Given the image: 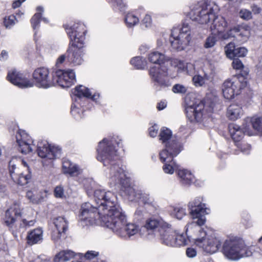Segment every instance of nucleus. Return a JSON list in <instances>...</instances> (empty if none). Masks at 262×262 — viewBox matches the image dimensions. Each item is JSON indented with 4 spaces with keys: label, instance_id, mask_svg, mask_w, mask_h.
<instances>
[{
    "label": "nucleus",
    "instance_id": "30",
    "mask_svg": "<svg viewBox=\"0 0 262 262\" xmlns=\"http://www.w3.org/2000/svg\"><path fill=\"white\" fill-rule=\"evenodd\" d=\"M74 97L73 101L81 102L83 98H89L91 96V92L89 89L83 85H79L75 88L72 92Z\"/></svg>",
    "mask_w": 262,
    "mask_h": 262
},
{
    "label": "nucleus",
    "instance_id": "35",
    "mask_svg": "<svg viewBox=\"0 0 262 262\" xmlns=\"http://www.w3.org/2000/svg\"><path fill=\"white\" fill-rule=\"evenodd\" d=\"M143 9L138 10L135 12L128 13L125 17V22L128 28H132L137 25L139 22V14Z\"/></svg>",
    "mask_w": 262,
    "mask_h": 262
},
{
    "label": "nucleus",
    "instance_id": "53",
    "mask_svg": "<svg viewBox=\"0 0 262 262\" xmlns=\"http://www.w3.org/2000/svg\"><path fill=\"white\" fill-rule=\"evenodd\" d=\"M82 183L86 190L88 194L89 195L90 194L92 193L91 190L92 185L94 183L93 180L90 179H85L82 181Z\"/></svg>",
    "mask_w": 262,
    "mask_h": 262
},
{
    "label": "nucleus",
    "instance_id": "29",
    "mask_svg": "<svg viewBox=\"0 0 262 262\" xmlns=\"http://www.w3.org/2000/svg\"><path fill=\"white\" fill-rule=\"evenodd\" d=\"M243 114V110L239 104H232L227 108L226 115L229 120H236L241 118Z\"/></svg>",
    "mask_w": 262,
    "mask_h": 262
},
{
    "label": "nucleus",
    "instance_id": "23",
    "mask_svg": "<svg viewBox=\"0 0 262 262\" xmlns=\"http://www.w3.org/2000/svg\"><path fill=\"white\" fill-rule=\"evenodd\" d=\"M173 147H169L162 150L159 153L160 159L163 163L169 162L173 160L174 156H177L182 150V146L181 143L172 144Z\"/></svg>",
    "mask_w": 262,
    "mask_h": 262
},
{
    "label": "nucleus",
    "instance_id": "43",
    "mask_svg": "<svg viewBox=\"0 0 262 262\" xmlns=\"http://www.w3.org/2000/svg\"><path fill=\"white\" fill-rule=\"evenodd\" d=\"M162 168L165 173L172 174L174 171L178 170V165L172 160L169 162H165Z\"/></svg>",
    "mask_w": 262,
    "mask_h": 262
},
{
    "label": "nucleus",
    "instance_id": "59",
    "mask_svg": "<svg viewBox=\"0 0 262 262\" xmlns=\"http://www.w3.org/2000/svg\"><path fill=\"white\" fill-rule=\"evenodd\" d=\"M66 58L68 59V54L67 53L65 54L60 55L56 61V67H59L65 61Z\"/></svg>",
    "mask_w": 262,
    "mask_h": 262
},
{
    "label": "nucleus",
    "instance_id": "27",
    "mask_svg": "<svg viewBox=\"0 0 262 262\" xmlns=\"http://www.w3.org/2000/svg\"><path fill=\"white\" fill-rule=\"evenodd\" d=\"M13 213H14L15 216L21 215V209L19 203L13 202L12 205L6 211L5 223L8 226H10L15 222V219L13 216Z\"/></svg>",
    "mask_w": 262,
    "mask_h": 262
},
{
    "label": "nucleus",
    "instance_id": "48",
    "mask_svg": "<svg viewBox=\"0 0 262 262\" xmlns=\"http://www.w3.org/2000/svg\"><path fill=\"white\" fill-rule=\"evenodd\" d=\"M141 24L144 27L149 29L152 26V20L151 15L148 13H146L142 19Z\"/></svg>",
    "mask_w": 262,
    "mask_h": 262
},
{
    "label": "nucleus",
    "instance_id": "3",
    "mask_svg": "<svg viewBox=\"0 0 262 262\" xmlns=\"http://www.w3.org/2000/svg\"><path fill=\"white\" fill-rule=\"evenodd\" d=\"M118 144L115 137L104 138L99 142L97 148V159L103 163L104 166L110 165L106 172L110 185H119L124 192L125 189L130 186L125 170L116 162L118 158L116 145Z\"/></svg>",
    "mask_w": 262,
    "mask_h": 262
},
{
    "label": "nucleus",
    "instance_id": "8",
    "mask_svg": "<svg viewBox=\"0 0 262 262\" xmlns=\"http://www.w3.org/2000/svg\"><path fill=\"white\" fill-rule=\"evenodd\" d=\"M9 171L13 181L20 185L27 184L31 178L27 163L20 158H13L10 161Z\"/></svg>",
    "mask_w": 262,
    "mask_h": 262
},
{
    "label": "nucleus",
    "instance_id": "58",
    "mask_svg": "<svg viewBox=\"0 0 262 262\" xmlns=\"http://www.w3.org/2000/svg\"><path fill=\"white\" fill-rule=\"evenodd\" d=\"M159 127L158 125L155 124L149 128V134L151 137L154 138L157 136Z\"/></svg>",
    "mask_w": 262,
    "mask_h": 262
},
{
    "label": "nucleus",
    "instance_id": "62",
    "mask_svg": "<svg viewBox=\"0 0 262 262\" xmlns=\"http://www.w3.org/2000/svg\"><path fill=\"white\" fill-rule=\"evenodd\" d=\"M189 131V128L187 125H182L179 128V132L183 134H187Z\"/></svg>",
    "mask_w": 262,
    "mask_h": 262
},
{
    "label": "nucleus",
    "instance_id": "44",
    "mask_svg": "<svg viewBox=\"0 0 262 262\" xmlns=\"http://www.w3.org/2000/svg\"><path fill=\"white\" fill-rule=\"evenodd\" d=\"M130 64L137 69H143L146 66V61L140 56L135 57L130 60Z\"/></svg>",
    "mask_w": 262,
    "mask_h": 262
},
{
    "label": "nucleus",
    "instance_id": "49",
    "mask_svg": "<svg viewBox=\"0 0 262 262\" xmlns=\"http://www.w3.org/2000/svg\"><path fill=\"white\" fill-rule=\"evenodd\" d=\"M237 148L241 149V151L244 154L248 155L250 152L251 146L250 144L241 141L235 144Z\"/></svg>",
    "mask_w": 262,
    "mask_h": 262
},
{
    "label": "nucleus",
    "instance_id": "32",
    "mask_svg": "<svg viewBox=\"0 0 262 262\" xmlns=\"http://www.w3.org/2000/svg\"><path fill=\"white\" fill-rule=\"evenodd\" d=\"M43 231L41 228H36L28 233L27 242L29 245H34L42 240Z\"/></svg>",
    "mask_w": 262,
    "mask_h": 262
},
{
    "label": "nucleus",
    "instance_id": "36",
    "mask_svg": "<svg viewBox=\"0 0 262 262\" xmlns=\"http://www.w3.org/2000/svg\"><path fill=\"white\" fill-rule=\"evenodd\" d=\"M76 253L71 250H63L56 254L54 262H64L73 258Z\"/></svg>",
    "mask_w": 262,
    "mask_h": 262
},
{
    "label": "nucleus",
    "instance_id": "14",
    "mask_svg": "<svg viewBox=\"0 0 262 262\" xmlns=\"http://www.w3.org/2000/svg\"><path fill=\"white\" fill-rule=\"evenodd\" d=\"M37 152L39 157L50 162L59 157L61 149L58 147L51 146L46 140H41L37 144Z\"/></svg>",
    "mask_w": 262,
    "mask_h": 262
},
{
    "label": "nucleus",
    "instance_id": "42",
    "mask_svg": "<svg viewBox=\"0 0 262 262\" xmlns=\"http://www.w3.org/2000/svg\"><path fill=\"white\" fill-rule=\"evenodd\" d=\"M30 214L26 217V218H23L21 219L20 222V228H26L31 226H33L36 221L33 219V213L31 209L30 210Z\"/></svg>",
    "mask_w": 262,
    "mask_h": 262
},
{
    "label": "nucleus",
    "instance_id": "37",
    "mask_svg": "<svg viewBox=\"0 0 262 262\" xmlns=\"http://www.w3.org/2000/svg\"><path fill=\"white\" fill-rule=\"evenodd\" d=\"M81 102L79 103L74 101V103L72 104L71 113L73 117L77 120H80L84 117V111L81 107L83 106Z\"/></svg>",
    "mask_w": 262,
    "mask_h": 262
},
{
    "label": "nucleus",
    "instance_id": "17",
    "mask_svg": "<svg viewBox=\"0 0 262 262\" xmlns=\"http://www.w3.org/2000/svg\"><path fill=\"white\" fill-rule=\"evenodd\" d=\"M16 141L18 150L24 154L32 151L34 144L31 137L25 131L18 129L15 135Z\"/></svg>",
    "mask_w": 262,
    "mask_h": 262
},
{
    "label": "nucleus",
    "instance_id": "40",
    "mask_svg": "<svg viewBox=\"0 0 262 262\" xmlns=\"http://www.w3.org/2000/svg\"><path fill=\"white\" fill-rule=\"evenodd\" d=\"M187 242V238L183 234H178L176 232V236L173 241H167V243L170 244L171 247L184 246Z\"/></svg>",
    "mask_w": 262,
    "mask_h": 262
},
{
    "label": "nucleus",
    "instance_id": "19",
    "mask_svg": "<svg viewBox=\"0 0 262 262\" xmlns=\"http://www.w3.org/2000/svg\"><path fill=\"white\" fill-rule=\"evenodd\" d=\"M124 193L129 201L140 202L148 205H151L154 202L153 198L148 193L136 190L131 186L125 189Z\"/></svg>",
    "mask_w": 262,
    "mask_h": 262
},
{
    "label": "nucleus",
    "instance_id": "39",
    "mask_svg": "<svg viewBox=\"0 0 262 262\" xmlns=\"http://www.w3.org/2000/svg\"><path fill=\"white\" fill-rule=\"evenodd\" d=\"M162 223H167L163 221H159L155 219H149L146 222L145 227L147 230H153L158 228V231L160 233L161 229Z\"/></svg>",
    "mask_w": 262,
    "mask_h": 262
},
{
    "label": "nucleus",
    "instance_id": "24",
    "mask_svg": "<svg viewBox=\"0 0 262 262\" xmlns=\"http://www.w3.org/2000/svg\"><path fill=\"white\" fill-rule=\"evenodd\" d=\"M161 229L159 233L162 243L168 246L170 244L167 243V241H173L176 236V231L172 228L171 226L168 223H162Z\"/></svg>",
    "mask_w": 262,
    "mask_h": 262
},
{
    "label": "nucleus",
    "instance_id": "12",
    "mask_svg": "<svg viewBox=\"0 0 262 262\" xmlns=\"http://www.w3.org/2000/svg\"><path fill=\"white\" fill-rule=\"evenodd\" d=\"M54 72L50 73L48 68H38L32 74L33 85L37 87L48 89L55 86Z\"/></svg>",
    "mask_w": 262,
    "mask_h": 262
},
{
    "label": "nucleus",
    "instance_id": "22",
    "mask_svg": "<svg viewBox=\"0 0 262 262\" xmlns=\"http://www.w3.org/2000/svg\"><path fill=\"white\" fill-rule=\"evenodd\" d=\"M68 61L73 66H78L83 62L84 51L83 47L71 46L67 51Z\"/></svg>",
    "mask_w": 262,
    "mask_h": 262
},
{
    "label": "nucleus",
    "instance_id": "54",
    "mask_svg": "<svg viewBox=\"0 0 262 262\" xmlns=\"http://www.w3.org/2000/svg\"><path fill=\"white\" fill-rule=\"evenodd\" d=\"M26 196L27 198L33 203H38L41 201V197L36 196L31 191H28L27 192Z\"/></svg>",
    "mask_w": 262,
    "mask_h": 262
},
{
    "label": "nucleus",
    "instance_id": "64",
    "mask_svg": "<svg viewBox=\"0 0 262 262\" xmlns=\"http://www.w3.org/2000/svg\"><path fill=\"white\" fill-rule=\"evenodd\" d=\"M252 10L254 14H258L260 12L261 10L259 7H257V6L254 5L252 6Z\"/></svg>",
    "mask_w": 262,
    "mask_h": 262
},
{
    "label": "nucleus",
    "instance_id": "52",
    "mask_svg": "<svg viewBox=\"0 0 262 262\" xmlns=\"http://www.w3.org/2000/svg\"><path fill=\"white\" fill-rule=\"evenodd\" d=\"M238 15L241 18L246 20H248L252 17V12L246 9H242L239 11Z\"/></svg>",
    "mask_w": 262,
    "mask_h": 262
},
{
    "label": "nucleus",
    "instance_id": "4",
    "mask_svg": "<svg viewBox=\"0 0 262 262\" xmlns=\"http://www.w3.org/2000/svg\"><path fill=\"white\" fill-rule=\"evenodd\" d=\"M222 251L227 258L233 260L250 257L254 252H259L262 256L261 249L253 246H247L242 240L235 236L229 237L224 241Z\"/></svg>",
    "mask_w": 262,
    "mask_h": 262
},
{
    "label": "nucleus",
    "instance_id": "60",
    "mask_svg": "<svg viewBox=\"0 0 262 262\" xmlns=\"http://www.w3.org/2000/svg\"><path fill=\"white\" fill-rule=\"evenodd\" d=\"M98 252L95 251H89L85 254V258L92 259L98 255Z\"/></svg>",
    "mask_w": 262,
    "mask_h": 262
},
{
    "label": "nucleus",
    "instance_id": "25",
    "mask_svg": "<svg viewBox=\"0 0 262 262\" xmlns=\"http://www.w3.org/2000/svg\"><path fill=\"white\" fill-rule=\"evenodd\" d=\"M225 51L227 57L230 59L245 57L248 53L247 49L244 47L235 48V44L233 42L226 45Z\"/></svg>",
    "mask_w": 262,
    "mask_h": 262
},
{
    "label": "nucleus",
    "instance_id": "2",
    "mask_svg": "<svg viewBox=\"0 0 262 262\" xmlns=\"http://www.w3.org/2000/svg\"><path fill=\"white\" fill-rule=\"evenodd\" d=\"M218 10V6L212 0H201L189 7L187 16L192 21L200 24L211 23V33L206 39L204 47L208 49L214 47L217 41L216 36L224 39L233 37L240 41H246L250 34V27L246 25L238 26L224 33L228 28V23L225 17L217 15Z\"/></svg>",
    "mask_w": 262,
    "mask_h": 262
},
{
    "label": "nucleus",
    "instance_id": "21",
    "mask_svg": "<svg viewBox=\"0 0 262 262\" xmlns=\"http://www.w3.org/2000/svg\"><path fill=\"white\" fill-rule=\"evenodd\" d=\"M7 79L20 88H28L33 86V83L25 75L15 70L9 72Z\"/></svg>",
    "mask_w": 262,
    "mask_h": 262
},
{
    "label": "nucleus",
    "instance_id": "20",
    "mask_svg": "<svg viewBox=\"0 0 262 262\" xmlns=\"http://www.w3.org/2000/svg\"><path fill=\"white\" fill-rule=\"evenodd\" d=\"M229 131L231 136L236 144L242 141L244 135L252 136V131L250 129V125L244 122L242 127L236 124H231L229 125Z\"/></svg>",
    "mask_w": 262,
    "mask_h": 262
},
{
    "label": "nucleus",
    "instance_id": "33",
    "mask_svg": "<svg viewBox=\"0 0 262 262\" xmlns=\"http://www.w3.org/2000/svg\"><path fill=\"white\" fill-rule=\"evenodd\" d=\"M36 11L38 12L36 13L32 17L31 23L33 29L35 30L34 34V39L35 42L37 41L38 38H37V30L39 27V24L41 20L42 12H43V8L41 6H38L36 8Z\"/></svg>",
    "mask_w": 262,
    "mask_h": 262
},
{
    "label": "nucleus",
    "instance_id": "26",
    "mask_svg": "<svg viewBox=\"0 0 262 262\" xmlns=\"http://www.w3.org/2000/svg\"><path fill=\"white\" fill-rule=\"evenodd\" d=\"M172 132L167 127H163L160 132L159 140L166 148L173 147V143H180L176 140L172 139Z\"/></svg>",
    "mask_w": 262,
    "mask_h": 262
},
{
    "label": "nucleus",
    "instance_id": "55",
    "mask_svg": "<svg viewBox=\"0 0 262 262\" xmlns=\"http://www.w3.org/2000/svg\"><path fill=\"white\" fill-rule=\"evenodd\" d=\"M232 61V67L235 70H242L244 68V65L242 62L237 58H234Z\"/></svg>",
    "mask_w": 262,
    "mask_h": 262
},
{
    "label": "nucleus",
    "instance_id": "46",
    "mask_svg": "<svg viewBox=\"0 0 262 262\" xmlns=\"http://www.w3.org/2000/svg\"><path fill=\"white\" fill-rule=\"evenodd\" d=\"M173 213L177 219L181 220L186 214V208L182 206H176Z\"/></svg>",
    "mask_w": 262,
    "mask_h": 262
},
{
    "label": "nucleus",
    "instance_id": "31",
    "mask_svg": "<svg viewBox=\"0 0 262 262\" xmlns=\"http://www.w3.org/2000/svg\"><path fill=\"white\" fill-rule=\"evenodd\" d=\"M178 175L180 179V182L183 185H189L194 182V176L189 170H188L187 169H178Z\"/></svg>",
    "mask_w": 262,
    "mask_h": 262
},
{
    "label": "nucleus",
    "instance_id": "56",
    "mask_svg": "<svg viewBox=\"0 0 262 262\" xmlns=\"http://www.w3.org/2000/svg\"><path fill=\"white\" fill-rule=\"evenodd\" d=\"M184 72H186L187 74L191 76L195 74V67L194 64L191 63H186Z\"/></svg>",
    "mask_w": 262,
    "mask_h": 262
},
{
    "label": "nucleus",
    "instance_id": "7",
    "mask_svg": "<svg viewBox=\"0 0 262 262\" xmlns=\"http://www.w3.org/2000/svg\"><path fill=\"white\" fill-rule=\"evenodd\" d=\"M213 104L197 100L193 103H187L185 108L187 117L191 121L202 123L207 126V122L210 120V116L213 111Z\"/></svg>",
    "mask_w": 262,
    "mask_h": 262
},
{
    "label": "nucleus",
    "instance_id": "61",
    "mask_svg": "<svg viewBox=\"0 0 262 262\" xmlns=\"http://www.w3.org/2000/svg\"><path fill=\"white\" fill-rule=\"evenodd\" d=\"M150 48V47L147 45H142L139 47V51L141 54H144Z\"/></svg>",
    "mask_w": 262,
    "mask_h": 262
},
{
    "label": "nucleus",
    "instance_id": "45",
    "mask_svg": "<svg viewBox=\"0 0 262 262\" xmlns=\"http://www.w3.org/2000/svg\"><path fill=\"white\" fill-rule=\"evenodd\" d=\"M18 21L15 15H11L6 16L4 18V25L6 29L12 28Z\"/></svg>",
    "mask_w": 262,
    "mask_h": 262
},
{
    "label": "nucleus",
    "instance_id": "63",
    "mask_svg": "<svg viewBox=\"0 0 262 262\" xmlns=\"http://www.w3.org/2000/svg\"><path fill=\"white\" fill-rule=\"evenodd\" d=\"M166 102L165 101H161L158 104L157 108L159 110H162L165 108L166 106Z\"/></svg>",
    "mask_w": 262,
    "mask_h": 262
},
{
    "label": "nucleus",
    "instance_id": "1",
    "mask_svg": "<svg viewBox=\"0 0 262 262\" xmlns=\"http://www.w3.org/2000/svg\"><path fill=\"white\" fill-rule=\"evenodd\" d=\"M96 206L87 202L82 204L79 215V222L84 227L95 224L105 226L118 237L127 239L139 232L140 226L128 223L127 216L117 204L114 193L98 189L94 192Z\"/></svg>",
    "mask_w": 262,
    "mask_h": 262
},
{
    "label": "nucleus",
    "instance_id": "34",
    "mask_svg": "<svg viewBox=\"0 0 262 262\" xmlns=\"http://www.w3.org/2000/svg\"><path fill=\"white\" fill-rule=\"evenodd\" d=\"M194 219H197L196 221H192L190 223H189L186 226V233H187L189 231L193 232L195 230L199 231V233H200V231L202 230L204 228H201V226L204 225L206 222V219L205 216H201L198 218H195ZM199 234H198L199 235Z\"/></svg>",
    "mask_w": 262,
    "mask_h": 262
},
{
    "label": "nucleus",
    "instance_id": "47",
    "mask_svg": "<svg viewBox=\"0 0 262 262\" xmlns=\"http://www.w3.org/2000/svg\"><path fill=\"white\" fill-rule=\"evenodd\" d=\"M188 90V87L185 85L177 83L173 85L172 91L175 94H185Z\"/></svg>",
    "mask_w": 262,
    "mask_h": 262
},
{
    "label": "nucleus",
    "instance_id": "10",
    "mask_svg": "<svg viewBox=\"0 0 262 262\" xmlns=\"http://www.w3.org/2000/svg\"><path fill=\"white\" fill-rule=\"evenodd\" d=\"M247 85V81L243 76H235L225 81L222 85V93L226 99H233L239 95Z\"/></svg>",
    "mask_w": 262,
    "mask_h": 262
},
{
    "label": "nucleus",
    "instance_id": "5",
    "mask_svg": "<svg viewBox=\"0 0 262 262\" xmlns=\"http://www.w3.org/2000/svg\"><path fill=\"white\" fill-rule=\"evenodd\" d=\"M169 57L158 51L151 52L148 55V60L152 63L157 64L158 66H153L149 70V74L151 80L158 85L168 87L171 83L168 77L171 75L168 69L165 68L167 65Z\"/></svg>",
    "mask_w": 262,
    "mask_h": 262
},
{
    "label": "nucleus",
    "instance_id": "6",
    "mask_svg": "<svg viewBox=\"0 0 262 262\" xmlns=\"http://www.w3.org/2000/svg\"><path fill=\"white\" fill-rule=\"evenodd\" d=\"M194 244L203 252L212 254L221 248L222 238L213 230L205 227L200 231L199 234L194 239Z\"/></svg>",
    "mask_w": 262,
    "mask_h": 262
},
{
    "label": "nucleus",
    "instance_id": "50",
    "mask_svg": "<svg viewBox=\"0 0 262 262\" xmlns=\"http://www.w3.org/2000/svg\"><path fill=\"white\" fill-rule=\"evenodd\" d=\"M108 2L113 5L114 9L116 10L123 11L125 10V4L122 0H110Z\"/></svg>",
    "mask_w": 262,
    "mask_h": 262
},
{
    "label": "nucleus",
    "instance_id": "9",
    "mask_svg": "<svg viewBox=\"0 0 262 262\" xmlns=\"http://www.w3.org/2000/svg\"><path fill=\"white\" fill-rule=\"evenodd\" d=\"M171 36L173 38L170 39L171 47L178 51L185 50L192 42V34L190 27L187 23L183 24L179 35H176L174 31L172 30Z\"/></svg>",
    "mask_w": 262,
    "mask_h": 262
},
{
    "label": "nucleus",
    "instance_id": "16",
    "mask_svg": "<svg viewBox=\"0 0 262 262\" xmlns=\"http://www.w3.org/2000/svg\"><path fill=\"white\" fill-rule=\"evenodd\" d=\"M203 198L198 196L190 201L188 204V208L190 214L193 219L210 213L209 208L206 207V204L203 203Z\"/></svg>",
    "mask_w": 262,
    "mask_h": 262
},
{
    "label": "nucleus",
    "instance_id": "15",
    "mask_svg": "<svg viewBox=\"0 0 262 262\" xmlns=\"http://www.w3.org/2000/svg\"><path fill=\"white\" fill-rule=\"evenodd\" d=\"M55 85L57 84L63 88L71 86L76 82V75L72 70H57L54 72Z\"/></svg>",
    "mask_w": 262,
    "mask_h": 262
},
{
    "label": "nucleus",
    "instance_id": "11",
    "mask_svg": "<svg viewBox=\"0 0 262 262\" xmlns=\"http://www.w3.org/2000/svg\"><path fill=\"white\" fill-rule=\"evenodd\" d=\"M66 31L70 39L71 46L83 47L86 32L85 25L81 23L64 26Z\"/></svg>",
    "mask_w": 262,
    "mask_h": 262
},
{
    "label": "nucleus",
    "instance_id": "13",
    "mask_svg": "<svg viewBox=\"0 0 262 262\" xmlns=\"http://www.w3.org/2000/svg\"><path fill=\"white\" fill-rule=\"evenodd\" d=\"M214 74V67L206 60L204 61L201 70L193 76L192 83L195 87L205 86L208 81L212 80Z\"/></svg>",
    "mask_w": 262,
    "mask_h": 262
},
{
    "label": "nucleus",
    "instance_id": "38",
    "mask_svg": "<svg viewBox=\"0 0 262 262\" xmlns=\"http://www.w3.org/2000/svg\"><path fill=\"white\" fill-rule=\"evenodd\" d=\"M245 122L250 125V129H251V125H252L253 128L262 136V116L252 118H247L245 119Z\"/></svg>",
    "mask_w": 262,
    "mask_h": 262
},
{
    "label": "nucleus",
    "instance_id": "57",
    "mask_svg": "<svg viewBox=\"0 0 262 262\" xmlns=\"http://www.w3.org/2000/svg\"><path fill=\"white\" fill-rule=\"evenodd\" d=\"M186 254L189 258H193L197 255V252L195 249L189 247L186 249Z\"/></svg>",
    "mask_w": 262,
    "mask_h": 262
},
{
    "label": "nucleus",
    "instance_id": "41",
    "mask_svg": "<svg viewBox=\"0 0 262 262\" xmlns=\"http://www.w3.org/2000/svg\"><path fill=\"white\" fill-rule=\"evenodd\" d=\"M171 65L172 67L177 68L178 72H183L185 70L186 63L178 59H170L169 58L166 66Z\"/></svg>",
    "mask_w": 262,
    "mask_h": 262
},
{
    "label": "nucleus",
    "instance_id": "28",
    "mask_svg": "<svg viewBox=\"0 0 262 262\" xmlns=\"http://www.w3.org/2000/svg\"><path fill=\"white\" fill-rule=\"evenodd\" d=\"M62 170L64 173L72 177L77 176L82 172V169L68 159H64L62 162Z\"/></svg>",
    "mask_w": 262,
    "mask_h": 262
},
{
    "label": "nucleus",
    "instance_id": "18",
    "mask_svg": "<svg viewBox=\"0 0 262 262\" xmlns=\"http://www.w3.org/2000/svg\"><path fill=\"white\" fill-rule=\"evenodd\" d=\"M54 227L52 228L51 238L54 242H57L62 237L65 236L68 229V223L67 220L62 216L54 219Z\"/></svg>",
    "mask_w": 262,
    "mask_h": 262
},
{
    "label": "nucleus",
    "instance_id": "51",
    "mask_svg": "<svg viewBox=\"0 0 262 262\" xmlns=\"http://www.w3.org/2000/svg\"><path fill=\"white\" fill-rule=\"evenodd\" d=\"M54 194L57 199H63L66 198L63 187L62 185L56 186L54 190Z\"/></svg>",
    "mask_w": 262,
    "mask_h": 262
}]
</instances>
